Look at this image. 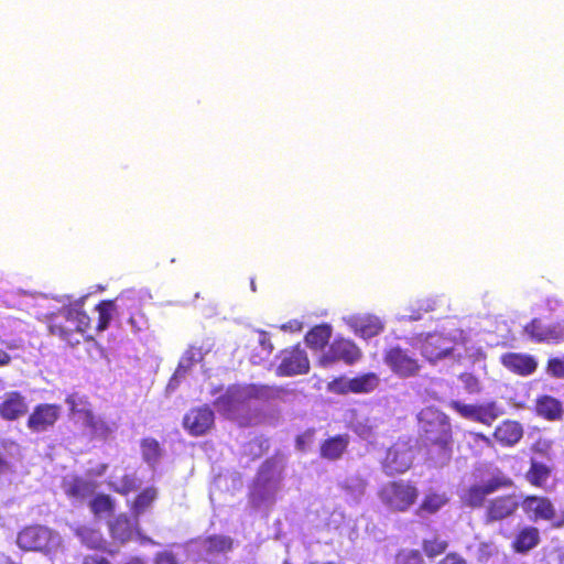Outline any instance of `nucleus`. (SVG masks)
<instances>
[{
  "label": "nucleus",
  "instance_id": "3c124183",
  "mask_svg": "<svg viewBox=\"0 0 564 564\" xmlns=\"http://www.w3.org/2000/svg\"><path fill=\"white\" fill-rule=\"evenodd\" d=\"M437 564H467L466 560L456 552L447 553Z\"/></svg>",
  "mask_w": 564,
  "mask_h": 564
},
{
  "label": "nucleus",
  "instance_id": "9d476101",
  "mask_svg": "<svg viewBox=\"0 0 564 564\" xmlns=\"http://www.w3.org/2000/svg\"><path fill=\"white\" fill-rule=\"evenodd\" d=\"M278 358L280 364L275 369L278 377L306 375L310 371V360L300 344L282 349Z\"/></svg>",
  "mask_w": 564,
  "mask_h": 564
},
{
  "label": "nucleus",
  "instance_id": "e2e57ef3",
  "mask_svg": "<svg viewBox=\"0 0 564 564\" xmlns=\"http://www.w3.org/2000/svg\"><path fill=\"white\" fill-rule=\"evenodd\" d=\"M425 311H433V306L432 305H427Z\"/></svg>",
  "mask_w": 564,
  "mask_h": 564
},
{
  "label": "nucleus",
  "instance_id": "f704fd0d",
  "mask_svg": "<svg viewBox=\"0 0 564 564\" xmlns=\"http://www.w3.org/2000/svg\"><path fill=\"white\" fill-rule=\"evenodd\" d=\"M332 337V327L327 324L316 325L305 335L307 346L314 350L323 349Z\"/></svg>",
  "mask_w": 564,
  "mask_h": 564
},
{
  "label": "nucleus",
  "instance_id": "a211bd4d",
  "mask_svg": "<svg viewBox=\"0 0 564 564\" xmlns=\"http://www.w3.org/2000/svg\"><path fill=\"white\" fill-rule=\"evenodd\" d=\"M421 446L424 449L425 460L433 467L442 468L452 460L454 437L421 443Z\"/></svg>",
  "mask_w": 564,
  "mask_h": 564
},
{
  "label": "nucleus",
  "instance_id": "72a5a7b5",
  "mask_svg": "<svg viewBox=\"0 0 564 564\" xmlns=\"http://www.w3.org/2000/svg\"><path fill=\"white\" fill-rule=\"evenodd\" d=\"M76 536L89 550L102 551L106 549V541L98 529L79 527Z\"/></svg>",
  "mask_w": 564,
  "mask_h": 564
},
{
  "label": "nucleus",
  "instance_id": "473e14b6",
  "mask_svg": "<svg viewBox=\"0 0 564 564\" xmlns=\"http://www.w3.org/2000/svg\"><path fill=\"white\" fill-rule=\"evenodd\" d=\"M351 381V393L354 394H367L373 392L380 384V378L376 372L360 373Z\"/></svg>",
  "mask_w": 564,
  "mask_h": 564
},
{
  "label": "nucleus",
  "instance_id": "ddd939ff",
  "mask_svg": "<svg viewBox=\"0 0 564 564\" xmlns=\"http://www.w3.org/2000/svg\"><path fill=\"white\" fill-rule=\"evenodd\" d=\"M520 507L516 494H503L490 499L485 506L484 520L486 524L501 522L513 517Z\"/></svg>",
  "mask_w": 564,
  "mask_h": 564
},
{
  "label": "nucleus",
  "instance_id": "680f3d73",
  "mask_svg": "<svg viewBox=\"0 0 564 564\" xmlns=\"http://www.w3.org/2000/svg\"><path fill=\"white\" fill-rule=\"evenodd\" d=\"M7 347H8L9 349H15V348H17V345H14L13 343H9V344H7Z\"/></svg>",
  "mask_w": 564,
  "mask_h": 564
},
{
  "label": "nucleus",
  "instance_id": "58836bf2",
  "mask_svg": "<svg viewBox=\"0 0 564 564\" xmlns=\"http://www.w3.org/2000/svg\"><path fill=\"white\" fill-rule=\"evenodd\" d=\"M142 458L145 463L154 465L162 456L160 443L153 437H144L140 442Z\"/></svg>",
  "mask_w": 564,
  "mask_h": 564
},
{
  "label": "nucleus",
  "instance_id": "37998d69",
  "mask_svg": "<svg viewBox=\"0 0 564 564\" xmlns=\"http://www.w3.org/2000/svg\"><path fill=\"white\" fill-rule=\"evenodd\" d=\"M327 390L339 395L349 394L351 393V381L344 376L336 377L328 382Z\"/></svg>",
  "mask_w": 564,
  "mask_h": 564
},
{
  "label": "nucleus",
  "instance_id": "7ed1b4c3",
  "mask_svg": "<svg viewBox=\"0 0 564 564\" xmlns=\"http://www.w3.org/2000/svg\"><path fill=\"white\" fill-rule=\"evenodd\" d=\"M420 443L451 440L454 437L447 414L434 406L423 408L417 414Z\"/></svg>",
  "mask_w": 564,
  "mask_h": 564
},
{
  "label": "nucleus",
  "instance_id": "8fccbe9b",
  "mask_svg": "<svg viewBox=\"0 0 564 564\" xmlns=\"http://www.w3.org/2000/svg\"><path fill=\"white\" fill-rule=\"evenodd\" d=\"M460 381L464 383V388L469 393H478L481 390L480 382L477 377L473 373L464 372L459 376Z\"/></svg>",
  "mask_w": 564,
  "mask_h": 564
},
{
  "label": "nucleus",
  "instance_id": "0eeeda50",
  "mask_svg": "<svg viewBox=\"0 0 564 564\" xmlns=\"http://www.w3.org/2000/svg\"><path fill=\"white\" fill-rule=\"evenodd\" d=\"M449 408L462 417L490 426L497 419L505 414L503 408L497 401H488L480 404H465L453 400Z\"/></svg>",
  "mask_w": 564,
  "mask_h": 564
},
{
  "label": "nucleus",
  "instance_id": "4468645a",
  "mask_svg": "<svg viewBox=\"0 0 564 564\" xmlns=\"http://www.w3.org/2000/svg\"><path fill=\"white\" fill-rule=\"evenodd\" d=\"M61 413L62 406L59 404H36L26 420V426L32 433L47 432L55 426Z\"/></svg>",
  "mask_w": 564,
  "mask_h": 564
},
{
  "label": "nucleus",
  "instance_id": "7c9ffc66",
  "mask_svg": "<svg viewBox=\"0 0 564 564\" xmlns=\"http://www.w3.org/2000/svg\"><path fill=\"white\" fill-rule=\"evenodd\" d=\"M84 425L89 429L91 436L95 438L107 440L111 434L108 423L96 416L91 410H83Z\"/></svg>",
  "mask_w": 564,
  "mask_h": 564
},
{
  "label": "nucleus",
  "instance_id": "dca6fc26",
  "mask_svg": "<svg viewBox=\"0 0 564 564\" xmlns=\"http://www.w3.org/2000/svg\"><path fill=\"white\" fill-rule=\"evenodd\" d=\"M524 333L535 343H560L564 340V321L550 325L533 318L524 326Z\"/></svg>",
  "mask_w": 564,
  "mask_h": 564
},
{
  "label": "nucleus",
  "instance_id": "2f4dec72",
  "mask_svg": "<svg viewBox=\"0 0 564 564\" xmlns=\"http://www.w3.org/2000/svg\"><path fill=\"white\" fill-rule=\"evenodd\" d=\"M158 497L156 489L147 487L140 491L129 506L131 516L139 520L140 516L147 512Z\"/></svg>",
  "mask_w": 564,
  "mask_h": 564
},
{
  "label": "nucleus",
  "instance_id": "f3484780",
  "mask_svg": "<svg viewBox=\"0 0 564 564\" xmlns=\"http://www.w3.org/2000/svg\"><path fill=\"white\" fill-rule=\"evenodd\" d=\"M108 530L115 542L124 544L140 533L139 520L132 516L120 513L108 522Z\"/></svg>",
  "mask_w": 564,
  "mask_h": 564
},
{
  "label": "nucleus",
  "instance_id": "bf43d9fd",
  "mask_svg": "<svg viewBox=\"0 0 564 564\" xmlns=\"http://www.w3.org/2000/svg\"><path fill=\"white\" fill-rule=\"evenodd\" d=\"M542 444L541 441H536L533 445H532V451L533 452H536V453H543L544 449L542 447H540ZM543 445H545L546 448H549V444H546V442H543Z\"/></svg>",
  "mask_w": 564,
  "mask_h": 564
},
{
  "label": "nucleus",
  "instance_id": "09e8293b",
  "mask_svg": "<svg viewBox=\"0 0 564 564\" xmlns=\"http://www.w3.org/2000/svg\"><path fill=\"white\" fill-rule=\"evenodd\" d=\"M546 372L554 378H564V358H550L546 364Z\"/></svg>",
  "mask_w": 564,
  "mask_h": 564
},
{
  "label": "nucleus",
  "instance_id": "20e7f679",
  "mask_svg": "<svg viewBox=\"0 0 564 564\" xmlns=\"http://www.w3.org/2000/svg\"><path fill=\"white\" fill-rule=\"evenodd\" d=\"M524 514L532 521H545L553 529L564 527V512L557 516L554 502L547 496L525 495L520 501Z\"/></svg>",
  "mask_w": 564,
  "mask_h": 564
},
{
  "label": "nucleus",
  "instance_id": "cd10ccee",
  "mask_svg": "<svg viewBox=\"0 0 564 564\" xmlns=\"http://www.w3.org/2000/svg\"><path fill=\"white\" fill-rule=\"evenodd\" d=\"M552 476V467L534 458L524 474V479L534 488L547 489Z\"/></svg>",
  "mask_w": 564,
  "mask_h": 564
},
{
  "label": "nucleus",
  "instance_id": "de8ad7c7",
  "mask_svg": "<svg viewBox=\"0 0 564 564\" xmlns=\"http://www.w3.org/2000/svg\"><path fill=\"white\" fill-rule=\"evenodd\" d=\"M137 488L138 485L135 478L132 475H123L120 479L119 486L115 487L113 490L122 496H127Z\"/></svg>",
  "mask_w": 564,
  "mask_h": 564
},
{
  "label": "nucleus",
  "instance_id": "79ce46f5",
  "mask_svg": "<svg viewBox=\"0 0 564 564\" xmlns=\"http://www.w3.org/2000/svg\"><path fill=\"white\" fill-rule=\"evenodd\" d=\"M0 451H3L10 456L20 455V445L12 438H0ZM10 468L9 463L0 456V474Z\"/></svg>",
  "mask_w": 564,
  "mask_h": 564
},
{
  "label": "nucleus",
  "instance_id": "5fc2aeb1",
  "mask_svg": "<svg viewBox=\"0 0 564 564\" xmlns=\"http://www.w3.org/2000/svg\"><path fill=\"white\" fill-rule=\"evenodd\" d=\"M473 438H474L475 442H479L480 441V442H482L487 446H492V442H491L490 437H488L484 433H480V432L473 433Z\"/></svg>",
  "mask_w": 564,
  "mask_h": 564
},
{
  "label": "nucleus",
  "instance_id": "864d4df0",
  "mask_svg": "<svg viewBox=\"0 0 564 564\" xmlns=\"http://www.w3.org/2000/svg\"><path fill=\"white\" fill-rule=\"evenodd\" d=\"M154 564H177V561L172 553L161 552L156 554Z\"/></svg>",
  "mask_w": 564,
  "mask_h": 564
},
{
  "label": "nucleus",
  "instance_id": "c03bdc74",
  "mask_svg": "<svg viewBox=\"0 0 564 564\" xmlns=\"http://www.w3.org/2000/svg\"><path fill=\"white\" fill-rule=\"evenodd\" d=\"M395 564H424L419 550H401L395 555Z\"/></svg>",
  "mask_w": 564,
  "mask_h": 564
},
{
  "label": "nucleus",
  "instance_id": "c756f323",
  "mask_svg": "<svg viewBox=\"0 0 564 564\" xmlns=\"http://www.w3.org/2000/svg\"><path fill=\"white\" fill-rule=\"evenodd\" d=\"M96 484L82 477H74L64 484V491L68 498L84 499L95 492Z\"/></svg>",
  "mask_w": 564,
  "mask_h": 564
},
{
  "label": "nucleus",
  "instance_id": "423d86ee",
  "mask_svg": "<svg viewBox=\"0 0 564 564\" xmlns=\"http://www.w3.org/2000/svg\"><path fill=\"white\" fill-rule=\"evenodd\" d=\"M383 362L394 376L401 379L417 377L422 369L420 360L408 349L398 345L384 350Z\"/></svg>",
  "mask_w": 564,
  "mask_h": 564
},
{
  "label": "nucleus",
  "instance_id": "a19ab883",
  "mask_svg": "<svg viewBox=\"0 0 564 564\" xmlns=\"http://www.w3.org/2000/svg\"><path fill=\"white\" fill-rule=\"evenodd\" d=\"M232 539L227 535H210L205 540V545L210 553H225L232 549Z\"/></svg>",
  "mask_w": 564,
  "mask_h": 564
},
{
  "label": "nucleus",
  "instance_id": "e433bc0d",
  "mask_svg": "<svg viewBox=\"0 0 564 564\" xmlns=\"http://www.w3.org/2000/svg\"><path fill=\"white\" fill-rule=\"evenodd\" d=\"M116 300H102L96 305L98 312V321L96 325L97 332L101 333L106 330L112 319V314L117 310Z\"/></svg>",
  "mask_w": 564,
  "mask_h": 564
},
{
  "label": "nucleus",
  "instance_id": "39448f33",
  "mask_svg": "<svg viewBox=\"0 0 564 564\" xmlns=\"http://www.w3.org/2000/svg\"><path fill=\"white\" fill-rule=\"evenodd\" d=\"M17 544L22 551L50 553L56 544V534L45 525L31 524L19 531Z\"/></svg>",
  "mask_w": 564,
  "mask_h": 564
},
{
  "label": "nucleus",
  "instance_id": "6e6d98bb",
  "mask_svg": "<svg viewBox=\"0 0 564 564\" xmlns=\"http://www.w3.org/2000/svg\"><path fill=\"white\" fill-rule=\"evenodd\" d=\"M473 438H474L475 442H479L480 441V442H482L487 446H492V442H491L490 437H488L484 433H480V432L473 433Z\"/></svg>",
  "mask_w": 564,
  "mask_h": 564
},
{
  "label": "nucleus",
  "instance_id": "69168bd1",
  "mask_svg": "<svg viewBox=\"0 0 564 564\" xmlns=\"http://www.w3.org/2000/svg\"><path fill=\"white\" fill-rule=\"evenodd\" d=\"M85 339H86V340H90V339H93V337H91V336H88V337H86Z\"/></svg>",
  "mask_w": 564,
  "mask_h": 564
},
{
  "label": "nucleus",
  "instance_id": "393cba45",
  "mask_svg": "<svg viewBox=\"0 0 564 564\" xmlns=\"http://www.w3.org/2000/svg\"><path fill=\"white\" fill-rule=\"evenodd\" d=\"M534 412L538 416L551 422L561 421L564 416L562 402L550 394L536 397Z\"/></svg>",
  "mask_w": 564,
  "mask_h": 564
},
{
  "label": "nucleus",
  "instance_id": "052dcab7",
  "mask_svg": "<svg viewBox=\"0 0 564 564\" xmlns=\"http://www.w3.org/2000/svg\"><path fill=\"white\" fill-rule=\"evenodd\" d=\"M66 403L69 404L70 411L74 412L75 411V408H74L75 406V401H74L73 395H68L66 398Z\"/></svg>",
  "mask_w": 564,
  "mask_h": 564
},
{
  "label": "nucleus",
  "instance_id": "f03ea898",
  "mask_svg": "<svg viewBox=\"0 0 564 564\" xmlns=\"http://www.w3.org/2000/svg\"><path fill=\"white\" fill-rule=\"evenodd\" d=\"M419 488L412 480L397 479L386 482L378 491L381 503L391 512H408L417 501Z\"/></svg>",
  "mask_w": 564,
  "mask_h": 564
},
{
  "label": "nucleus",
  "instance_id": "a18cd8bd",
  "mask_svg": "<svg viewBox=\"0 0 564 564\" xmlns=\"http://www.w3.org/2000/svg\"><path fill=\"white\" fill-rule=\"evenodd\" d=\"M240 397L237 392L228 390L226 393L221 394L215 400V405L219 410L231 411L235 406V403L239 401Z\"/></svg>",
  "mask_w": 564,
  "mask_h": 564
},
{
  "label": "nucleus",
  "instance_id": "49530a36",
  "mask_svg": "<svg viewBox=\"0 0 564 564\" xmlns=\"http://www.w3.org/2000/svg\"><path fill=\"white\" fill-rule=\"evenodd\" d=\"M315 430L307 429L296 436L295 446L300 452H306L314 443Z\"/></svg>",
  "mask_w": 564,
  "mask_h": 564
},
{
  "label": "nucleus",
  "instance_id": "5701e85b",
  "mask_svg": "<svg viewBox=\"0 0 564 564\" xmlns=\"http://www.w3.org/2000/svg\"><path fill=\"white\" fill-rule=\"evenodd\" d=\"M28 413L25 397L19 391H10L0 402V417L6 421H15Z\"/></svg>",
  "mask_w": 564,
  "mask_h": 564
},
{
  "label": "nucleus",
  "instance_id": "c9c22d12",
  "mask_svg": "<svg viewBox=\"0 0 564 564\" xmlns=\"http://www.w3.org/2000/svg\"><path fill=\"white\" fill-rule=\"evenodd\" d=\"M355 332L364 338H371L383 330V324L376 316H364L356 318L354 323Z\"/></svg>",
  "mask_w": 564,
  "mask_h": 564
},
{
  "label": "nucleus",
  "instance_id": "ea45409f",
  "mask_svg": "<svg viewBox=\"0 0 564 564\" xmlns=\"http://www.w3.org/2000/svg\"><path fill=\"white\" fill-rule=\"evenodd\" d=\"M447 547L448 542L440 538L438 535H434L422 541V550L424 554L430 558H434L438 555H442L443 553H445Z\"/></svg>",
  "mask_w": 564,
  "mask_h": 564
},
{
  "label": "nucleus",
  "instance_id": "13d9d810",
  "mask_svg": "<svg viewBox=\"0 0 564 564\" xmlns=\"http://www.w3.org/2000/svg\"><path fill=\"white\" fill-rule=\"evenodd\" d=\"M261 345L268 349L269 352L273 350V345L271 344L270 339L267 338L265 334H262V338L260 340Z\"/></svg>",
  "mask_w": 564,
  "mask_h": 564
},
{
  "label": "nucleus",
  "instance_id": "f8f14e48",
  "mask_svg": "<svg viewBox=\"0 0 564 564\" xmlns=\"http://www.w3.org/2000/svg\"><path fill=\"white\" fill-rule=\"evenodd\" d=\"M412 464V446L408 441L398 440L387 449L382 468L388 476H394L406 473Z\"/></svg>",
  "mask_w": 564,
  "mask_h": 564
},
{
  "label": "nucleus",
  "instance_id": "4d7b16f0",
  "mask_svg": "<svg viewBox=\"0 0 564 564\" xmlns=\"http://www.w3.org/2000/svg\"><path fill=\"white\" fill-rule=\"evenodd\" d=\"M12 358L11 356L4 351L3 349L0 348V367H6L8 365H10Z\"/></svg>",
  "mask_w": 564,
  "mask_h": 564
},
{
  "label": "nucleus",
  "instance_id": "f257e3e1",
  "mask_svg": "<svg viewBox=\"0 0 564 564\" xmlns=\"http://www.w3.org/2000/svg\"><path fill=\"white\" fill-rule=\"evenodd\" d=\"M48 334L57 337L70 347L80 344V336H84L90 328V317L82 308L73 305H64L57 311L47 313L43 317Z\"/></svg>",
  "mask_w": 564,
  "mask_h": 564
},
{
  "label": "nucleus",
  "instance_id": "a878e982",
  "mask_svg": "<svg viewBox=\"0 0 564 564\" xmlns=\"http://www.w3.org/2000/svg\"><path fill=\"white\" fill-rule=\"evenodd\" d=\"M449 499L444 491L429 490L424 494L414 513L419 518H425L437 513L448 503Z\"/></svg>",
  "mask_w": 564,
  "mask_h": 564
},
{
  "label": "nucleus",
  "instance_id": "0e129e2a",
  "mask_svg": "<svg viewBox=\"0 0 564 564\" xmlns=\"http://www.w3.org/2000/svg\"><path fill=\"white\" fill-rule=\"evenodd\" d=\"M282 564H292V563L285 560Z\"/></svg>",
  "mask_w": 564,
  "mask_h": 564
},
{
  "label": "nucleus",
  "instance_id": "6e6552de",
  "mask_svg": "<svg viewBox=\"0 0 564 564\" xmlns=\"http://www.w3.org/2000/svg\"><path fill=\"white\" fill-rule=\"evenodd\" d=\"M361 358L362 350L352 340L339 337L332 341L327 350L319 357L318 362L322 367H328L338 361L352 366Z\"/></svg>",
  "mask_w": 564,
  "mask_h": 564
},
{
  "label": "nucleus",
  "instance_id": "bb28decb",
  "mask_svg": "<svg viewBox=\"0 0 564 564\" xmlns=\"http://www.w3.org/2000/svg\"><path fill=\"white\" fill-rule=\"evenodd\" d=\"M350 437L348 434H338L324 440L319 446L322 458L327 460H337L341 458L348 448Z\"/></svg>",
  "mask_w": 564,
  "mask_h": 564
},
{
  "label": "nucleus",
  "instance_id": "6ab92c4d",
  "mask_svg": "<svg viewBox=\"0 0 564 564\" xmlns=\"http://www.w3.org/2000/svg\"><path fill=\"white\" fill-rule=\"evenodd\" d=\"M120 306L126 310L132 311L129 323L134 332H142L148 329L149 322L145 315L141 312V299L138 294L131 291L122 292L117 296Z\"/></svg>",
  "mask_w": 564,
  "mask_h": 564
},
{
  "label": "nucleus",
  "instance_id": "1a4fd4ad",
  "mask_svg": "<svg viewBox=\"0 0 564 564\" xmlns=\"http://www.w3.org/2000/svg\"><path fill=\"white\" fill-rule=\"evenodd\" d=\"M413 340L415 341L413 345L417 346L421 355L430 362L447 357L454 349L452 338L441 333L420 334Z\"/></svg>",
  "mask_w": 564,
  "mask_h": 564
},
{
  "label": "nucleus",
  "instance_id": "603ef678",
  "mask_svg": "<svg viewBox=\"0 0 564 564\" xmlns=\"http://www.w3.org/2000/svg\"><path fill=\"white\" fill-rule=\"evenodd\" d=\"M82 564H111V562L105 556L89 554L84 556Z\"/></svg>",
  "mask_w": 564,
  "mask_h": 564
},
{
  "label": "nucleus",
  "instance_id": "2eb2a0df",
  "mask_svg": "<svg viewBox=\"0 0 564 564\" xmlns=\"http://www.w3.org/2000/svg\"><path fill=\"white\" fill-rule=\"evenodd\" d=\"M215 414L208 405L192 408L183 417L184 430L194 437L207 434L214 426Z\"/></svg>",
  "mask_w": 564,
  "mask_h": 564
},
{
  "label": "nucleus",
  "instance_id": "aec40b11",
  "mask_svg": "<svg viewBox=\"0 0 564 564\" xmlns=\"http://www.w3.org/2000/svg\"><path fill=\"white\" fill-rule=\"evenodd\" d=\"M541 543V533L538 527L525 524L520 527L511 541V550L516 554H528Z\"/></svg>",
  "mask_w": 564,
  "mask_h": 564
},
{
  "label": "nucleus",
  "instance_id": "4be33fe9",
  "mask_svg": "<svg viewBox=\"0 0 564 564\" xmlns=\"http://www.w3.org/2000/svg\"><path fill=\"white\" fill-rule=\"evenodd\" d=\"M500 362L512 373L527 377L535 372L538 361L529 354L506 352L501 355Z\"/></svg>",
  "mask_w": 564,
  "mask_h": 564
},
{
  "label": "nucleus",
  "instance_id": "4c0bfd02",
  "mask_svg": "<svg viewBox=\"0 0 564 564\" xmlns=\"http://www.w3.org/2000/svg\"><path fill=\"white\" fill-rule=\"evenodd\" d=\"M90 511L96 516L112 514L116 509V502L110 495L97 494L89 502Z\"/></svg>",
  "mask_w": 564,
  "mask_h": 564
},
{
  "label": "nucleus",
  "instance_id": "b1692460",
  "mask_svg": "<svg viewBox=\"0 0 564 564\" xmlns=\"http://www.w3.org/2000/svg\"><path fill=\"white\" fill-rule=\"evenodd\" d=\"M492 436L502 447H513L523 437V427L518 421L503 420L496 426Z\"/></svg>",
  "mask_w": 564,
  "mask_h": 564
},
{
  "label": "nucleus",
  "instance_id": "9b49d317",
  "mask_svg": "<svg viewBox=\"0 0 564 564\" xmlns=\"http://www.w3.org/2000/svg\"><path fill=\"white\" fill-rule=\"evenodd\" d=\"M513 486V480L505 475L494 476L485 484H475L469 486L464 495L462 501L465 506L476 509L485 505L486 497L500 489L510 488Z\"/></svg>",
  "mask_w": 564,
  "mask_h": 564
},
{
  "label": "nucleus",
  "instance_id": "c85d7f7f",
  "mask_svg": "<svg viewBox=\"0 0 564 564\" xmlns=\"http://www.w3.org/2000/svg\"><path fill=\"white\" fill-rule=\"evenodd\" d=\"M285 393L286 389L281 386L252 383L245 388L243 398L248 400L269 402L281 399Z\"/></svg>",
  "mask_w": 564,
  "mask_h": 564
},
{
  "label": "nucleus",
  "instance_id": "412c9836",
  "mask_svg": "<svg viewBox=\"0 0 564 564\" xmlns=\"http://www.w3.org/2000/svg\"><path fill=\"white\" fill-rule=\"evenodd\" d=\"M209 351L208 348L203 346L191 345L182 355L178 366L171 378L167 388L175 389L178 384L177 379L185 377L188 370H191L196 364L204 360L205 355Z\"/></svg>",
  "mask_w": 564,
  "mask_h": 564
}]
</instances>
